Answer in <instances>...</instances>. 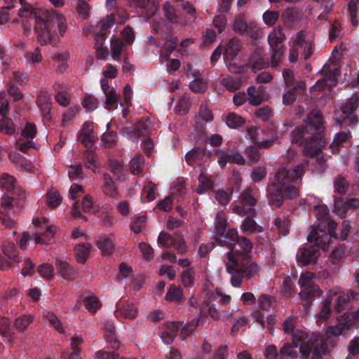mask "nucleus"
Listing matches in <instances>:
<instances>
[{"instance_id": "1", "label": "nucleus", "mask_w": 359, "mask_h": 359, "mask_svg": "<svg viewBox=\"0 0 359 359\" xmlns=\"http://www.w3.org/2000/svg\"><path fill=\"white\" fill-rule=\"evenodd\" d=\"M225 238L234 242L241 250L227 252L226 259L231 264H226V272L231 274L230 282L232 286L239 287L243 279L250 280L257 276L260 271L259 266L252 262V243L245 236H239L235 229H229Z\"/></svg>"}, {"instance_id": "2", "label": "nucleus", "mask_w": 359, "mask_h": 359, "mask_svg": "<svg viewBox=\"0 0 359 359\" xmlns=\"http://www.w3.org/2000/svg\"><path fill=\"white\" fill-rule=\"evenodd\" d=\"M305 166L299 164L293 168H280L273 176H270V183L266 188V197L272 208H280L286 199L299 196L297 185L302 182Z\"/></svg>"}, {"instance_id": "3", "label": "nucleus", "mask_w": 359, "mask_h": 359, "mask_svg": "<svg viewBox=\"0 0 359 359\" xmlns=\"http://www.w3.org/2000/svg\"><path fill=\"white\" fill-rule=\"evenodd\" d=\"M306 332L297 330L292 334V342H285L280 348L279 359H296L298 356L297 348L299 346V352L304 357L312 353L311 359H321L327 354L329 346H334L332 339L329 336L313 333L308 338Z\"/></svg>"}, {"instance_id": "4", "label": "nucleus", "mask_w": 359, "mask_h": 359, "mask_svg": "<svg viewBox=\"0 0 359 359\" xmlns=\"http://www.w3.org/2000/svg\"><path fill=\"white\" fill-rule=\"evenodd\" d=\"M305 122V125L295 128L291 133L292 140L296 144H309L323 134V116L319 110H312Z\"/></svg>"}, {"instance_id": "5", "label": "nucleus", "mask_w": 359, "mask_h": 359, "mask_svg": "<svg viewBox=\"0 0 359 359\" xmlns=\"http://www.w3.org/2000/svg\"><path fill=\"white\" fill-rule=\"evenodd\" d=\"M323 235L320 236L316 229H313L308 236V241L311 243L301 247L296 255L297 262L302 266L315 264L320 255V249L326 250L328 248L329 237L325 233V229L321 230Z\"/></svg>"}, {"instance_id": "6", "label": "nucleus", "mask_w": 359, "mask_h": 359, "mask_svg": "<svg viewBox=\"0 0 359 359\" xmlns=\"http://www.w3.org/2000/svg\"><path fill=\"white\" fill-rule=\"evenodd\" d=\"M359 108V93H354L341 107L344 116L335 119L336 125L340 128H355L359 124V118L354 113Z\"/></svg>"}, {"instance_id": "7", "label": "nucleus", "mask_w": 359, "mask_h": 359, "mask_svg": "<svg viewBox=\"0 0 359 359\" xmlns=\"http://www.w3.org/2000/svg\"><path fill=\"white\" fill-rule=\"evenodd\" d=\"M313 278V273L306 272L302 273L298 280L299 285L302 289L299 295L308 304H311L314 298L320 297L323 293L320 287L314 283Z\"/></svg>"}, {"instance_id": "8", "label": "nucleus", "mask_w": 359, "mask_h": 359, "mask_svg": "<svg viewBox=\"0 0 359 359\" xmlns=\"http://www.w3.org/2000/svg\"><path fill=\"white\" fill-rule=\"evenodd\" d=\"M359 325V309L350 313L341 316L337 318V323L334 326H330L326 332V335L337 337L341 335L344 330H349L353 327H357Z\"/></svg>"}, {"instance_id": "9", "label": "nucleus", "mask_w": 359, "mask_h": 359, "mask_svg": "<svg viewBox=\"0 0 359 359\" xmlns=\"http://www.w3.org/2000/svg\"><path fill=\"white\" fill-rule=\"evenodd\" d=\"M285 39V34L280 26L278 29H273L268 36V43L272 50L271 63L273 67H277L280 62V57L284 51L283 43Z\"/></svg>"}, {"instance_id": "10", "label": "nucleus", "mask_w": 359, "mask_h": 359, "mask_svg": "<svg viewBox=\"0 0 359 359\" xmlns=\"http://www.w3.org/2000/svg\"><path fill=\"white\" fill-rule=\"evenodd\" d=\"M44 15L43 22L36 24L34 27V32L37 33V39L42 45H46L52 42L56 36L55 29L52 27V20H49V12L43 13Z\"/></svg>"}, {"instance_id": "11", "label": "nucleus", "mask_w": 359, "mask_h": 359, "mask_svg": "<svg viewBox=\"0 0 359 359\" xmlns=\"http://www.w3.org/2000/svg\"><path fill=\"white\" fill-rule=\"evenodd\" d=\"M304 149L305 156L309 157H316V163L319 165L320 170H324L325 167V161L322 155V148L324 147L325 142L323 140V134L320 137L313 140Z\"/></svg>"}, {"instance_id": "12", "label": "nucleus", "mask_w": 359, "mask_h": 359, "mask_svg": "<svg viewBox=\"0 0 359 359\" xmlns=\"http://www.w3.org/2000/svg\"><path fill=\"white\" fill-rule=\"evenodd\" d=\"M233 29L241 36H249L252 38L257 34L255 22L252 20L248 21L243 14H239L236 17Z\"/></svg>"}, {"instance_id": "13", "label": "nucleus", "mask_w": 359, "mask_h": 359, "mask_svg": "<svg viewBox=\"0 0 359 359\" xmlns=\"http://www.w3.org/2000/svg\"><path fill=\"white\" fill-rule=\"evenodd\" d=\"M273 298L269 294H261L257 299V308L252 313V318L259 323L262 327L264 328V316L262 311H268L270 310L273 304Z\"/></svg>"}, {"instance_id": "14", "label": "nucleus", "mask_w": 359, "mask_h": 359, "mask_svg": "<svg viewBox=\"0 0 359 359\" xmlns=\"http://www.w3.org/2000/svg\"><path fill=\"white\" fill-rule=\"evenodd\" d=\"M359 206V198L344 199L341 196H334V212L341 219L346 217V212L350 209H355Z\"/></svg>"}, {"instance_id": "15", "label": "nucleus", "mask_w": 359, "mask_h": 359, "mask_svg": "<svg viewBox=\"0 0 359 359\" xmlns=\"http://www.w3.org/2000/svg\"><path fill=\"white\" fill-rule=\"evenodd\" d=\"M241 229L246 235L252 233L255 235L258 244H264V238L260 235L264 233V228L259 225L254 219L247 216L243 221Z\"/></svg>"}, {"instance_id": "16", "label": "nucleus", "mask_w": 359, "mask_h": 359, "mask_svg": "<svg viewBox=\"0 0 359 359\" xmlns=\"http://www.w3.org/2000/svg\"><path fill=\"white\" fill-rule=\"evenodd\" d=\"M36 104L40 108L41 111L43 114V121H48L51 118L50 109L52 105L51 95L49 94L46 90H41L36 98Z\"/></svg>"}, {"instance_id": "17", "label": "nucleus", "mask_w": 359, "mask_h": 359, "mask_svg": "<svg viewBox=\"0 0 359 359\" xmlns=\"http://www.w3.org/2000/svg\"><path fill=\"white\" fill-rule=\"evenodd\" d=\"M305 90V83L295 85L283 95V104L285 106L292 104L297 100L298 95H303Z\"/></svg>"}, {"instance_id": "18", "label": "nucleus", "mask_w": 359, "mask_h": 359, "mask_svg": "<svg viewBox=\"0 0 359 359\" xmlns=\"http://www.w3.org/2000/svg\"><path fill=\"white\" fill-rule=\"evenodd\" d=\"M15 183L16 180L15 178L6 172H4L0 175V187L3 189H5L7 191H13L15 194H16V192H19L20 198L21 199L25 198L26 194L25 191L19 189H15Z\"/></svg>"}, {"instance_id": "19", "label": "nucleus", "mask_w": 359, "mask_h": 359, "mask_svg": "<svg viewBox=\"0 0 359 359\" xmlns=\"http://www.w3.org/2000/svg\"><path fill=\"white\" fill-rule=\"evenodd\" d=\"M217 300V294H208L207 299H204L202 307L201 309V313L203 316H206L207 313L214 320H217L219 319L220 315L218 310L216 309L213 302Z\"/></svg>"}, {"instance_id": "20", "label": "nucleus", "mask_w": 359, "mask_h": 359, "mask_svg": "<svg viewBox=\"0 0 359 359\" xmlns=\"http://www.w3.org/2000/svg\"><path fill=\"white\" fill-rule=\"evenodd\" d=\"M22 7L18 11V15L21 18H34L36 24L43 22V18L41 16V13L35 10L29 3L20 4Z\"/></svg>"}, {"instance_id": "21", "label": "nucleus", "mask_w": 359, "mask_h": 359, "mask_svg": "<svg viewBox=\"0 0 359 359\" xmlns=\"http://www.w3.org/2000/svg\"><path fill=\"white\" fill-rule=\"evenodd\" d=\"M57 273L65 280H73L76 277V270L67 262L56 260Z\"/></svg>"}, {"instance_id": "22", "label": "nucleus", "mask_w": 359, "mask_h": 359, "mask_svg": "<svg viewBox=\"0 0 359 359\" xmlns=\"http://www.w3.org/2000/svg\"><path fill=\"white\" fill-rule=\"evenodd\" d=\"M337 297V294L330 291L326 299L323 301L322 308L318 313L317 316L318 320H327L332 313V303L334 299Z\"/></svg>"}, {"instance_id": "23", "label": "nucleus", "mask_w": 359, "mask_h": 359, "mask_svg": "<svg viewBox=\"0 0 359 359\" xmlns=\"http://www.w3.org/2000/svg\"><path fill=\"white\" fill-rule=\"evenodd\" d=\"M102 179L104 182L102 185V191L104 194L111 198H116L118 195L117 186L113 181L110 174L104 173Z\"/></svg>"}, {"instance_id": "24", "label": "nucleus", "mask_w": 359, "mask_h": 359, "mask_svg": "<svg viewBox=\"0 0 359 359\" xmlns=\"http://www.w3.org/2000/svg\"><path fill=\"white\" fill-rule=\"evenodd\" d=\"M320 73H325L326 76L323 79H319L317 83H316V86L318 89L323 90L327 86H330L332 83H336L337 81L333 78V75H332V70L330 67V65H329L327 62L325 63L321 70L320 71Z\"/></svg>"}, {"instance_id": "25", "label": "nucleus", "mask_w": 359, "mask_h": 359, "mask_svg": "<svg viewBox=\"0 0 359 359\" xmlns=\"http://www.w3.org/2000/svg\"><path fill=\"white\" fill-rule=\"evenodd\" d=\"M116 310L114 311L116 316H122L124 318L133 319L135 318L137 310L133 304L127 303L121 306L116 305Z\"/></svg>"}, {"instance_id": "26", "label": "nucleus", "mask_w": 359, "mask_h": 359, "mask_svg": "<svg viewBox=\"0 0 359 359\" xmlns=\"http://www.w3.org/2000/svg\"><path fill=\"white\" fill-rule=\"evenodd\" d=\"M241 48V43L240 40L236 39H231L227 43L224 57L229 60H234Z\"/></svg>"}, {"instance_id": "27", "label": "nucleus", "mask_w": 359, "mask_h": 359, "mask_svg": "<svg viewBox=\"0 0 359 359\" xmlns=\"http://www.w3.org/2000/svg\"><path fill=\"white\" fill-rule=\"evenodd\" d=\"M49 20H52V27L53 28L56 23L59 33L62 36L67 29L65 18L62 14L58 13L56 11H51V13H49Z\"/></svg>"}, {"instance_id": "28", "label": "nucleus", "mask_w": 359, "mask_h": 359, "mask_svg": "<svg viewBox=\"0 0 359 359\" xmlns=\"http://www.w3.org/2000/svg\"><path fill=\"white\" fill-rule=\"evenodd\" d=\"M92 246L89 243H79L75 246L76 259L79 263L85 264L87 261Z\"/></svg>"}, {"instance_id": "29", "label": "nucleus", "mask_w": 359, "mask_h": 359, "mask_svg": "<svg viewBox=\"0 0 359 359\" xmlns=\"http://www.w3.org/2000/svg\"><path fill=\"white\" fill-rule=\"evenodd\" d=\"M33 320L34 316L31 314L22 315L15 318L13 327L18 333H22L28 327Z\"/></svg>"}, {"instance_id": "30", "label": "nucleus", "mask_w": 359, "mask_h": 359, "mask_svg": "<svg viewBox=\"0 0 359 359\" xmlns=\"http://www.w3.org/2000/svg\"><path fill=\"white\" fill-rule=\"evenodd\" d=\"M182 299V289L175 284L170 285L165 297V299L169 302H179Z\"/></svg>"}, {"instance_id": "31", "label": "nucleus", "mask_w": 359, "mask_h": 359, "mask_svg": "<svg viewBox=\"0 0 359 359\" xmlns=\"http://www.w3.org/2000/svg\"><path fill=\"white\" fill-rule=\"evenodd\" d=\"M222 85L229 91L234 92L239 90L242 86L240 78L231 76H226L222 79Z\"/></svg>"}, {"instance_id": "32", "label": "nucleus", "mask_w": 359, "mask_h": 359, "mask_svg": "<svg viewBox=\"0 0 359 359\" xmlns=\"http://www.w3.org/2000/svg\"><path fill=\"white\" fill-rule=\"evenodd\" d=\"M249 63L251 66L252 70L257 72L266 66V62L262 55L259 52H255L249 59Z\"/></svg>"}, {"instance_id": "33", "label": "nucleus", "mask_w": 359, "mask_h": 359, "mask_svg": "<svg viewBox=\"0 0 359 359\" xmlns=\"http://www.w3.org/2000/svg\"><path fill=\"white\" fill-rule=\"evenodd\" d=\"M55 227L53 226H48L43 232H38L35 235V241L37 243L48 244L53 240L54 231Z\"/></svg>"}, {"instance_id": "34", "label": "nucleus", "mask_w": 359, "mask_h": 359, "mask_svg": "<svg viewBox=\"0 0 359 359\" xmlns=\"http://www.w3.org/2000/svg\"><path fill=\"white\" fill-rule=\"evenodd\" d=\"M144 158L142 155L135 156L130 162V170L134 175H140L143 172Z\"/></svg>"}, {"instance_id": "35", "label": "nucleus", "mask_w": 359, "mask_h": 359, "mask_svg": "<svg viewBox=\"0 0 359 359\" xmlns=\"http://www.w3.org/2000/svg\"><path fill=\"white\" fill-rule=\"evenodd\" d=\"M83 159L85 166L95 172L98 167L96 153L93 150L87 149L83 154Z\"/></svg>"}, {"instance_id": "36", "label": "nucleus", "mask_w": 359, "mask_h": 359, "mask_svg": "<svg viewBox=\"0 0 359 359\" xmlns=\"http://www.w3.org/2000/svg\"><path fill=\"white\" fill-rule=\"evenodd\" d=\"M245 123V119L234 112H229L226 116V123L230 128L238 129Z\"/></svg>"}, {"instance_id": "37", "label": "nucleus", "mask_w": 359, "mask_h": 359, "mask_svg": "<svg viewBox=\"0 0 359 359\" xmlns=\"http://www.w3.org/2000/svg\"><path fill=\"white\" fill-rule=\"evenodd\" d=\"M198 187L196 189V192L198 194H203L205 191L213 189V183L212 180L204 173H201L198 177Z\"/></svg>"}, {"instance_id": "38", "label": "nucleus", "mask_w": 359, "mask_h": 359, "mask_svg": "<svg viewBox=\"0 0 359 359\" xmlns=\"http://www.w3.org/2000/svg\"><path fill=\"white\" fill-rule=\"evenodd\" d=\"M83 304L86 309L93 314H95L101 307V304L97 297L94 295L84 298Z\"/></svg>"}, {"instance_id": "39", "label": "nucleus", "mask_w": 359, "mask_h": 359, "mask_svg": "<svg viewBox=\"0 0 359 359\" xmlns=\"http://www.w3.org/2000/svg\"><path fill=\"white\" fill-rule=\"evenodd\" d=\"M206 148L203 146L196 147L188 151L185 156V158L188 164H191L192 161L200 158L205 154Z\"/></svg>"}, {"instance_id": "40", "label": "nucleus", "mask_w": 359, "mask_h": 359, "mask_svg": "<svg viewBox=\"0 0 359 359\" xmlns=\"http://www.w3.org/2000/svg\"><path fill=\"white\" fill-rule=\"evenodd\" d=\"M158 243H160L162 247L169 248L176 245L177 238L166 232L161 231L158 238Z\"/></svg>"}, {"instance_id": "41", "label": "nucleus", "mask_w": 359, "mask_h": 359, "mask_svg": "<svg viewBox=\"0 0 359 359\" xmlns=\"http://www.w3.org/2000/svg\"><path fill=\"white\" fill-rule=\"evenodd\" d=\"M13 334L9 319L5 316H0V334L6 338L11 339Z\"/></svg>"}, {"instance_id": "42", "label": "nucleus", "mask_w": 359, "mask_h": 359, "mask_svg": "<svg viewBox=\"0 0 359 359\" xmlns=\"http://www.w3.org/2000/svg\"><path fill=\"white\" fill-rule=\"evenodd\" d=\"M350 302V296L348 293H342L337 299L336 304L334 305V311L337 313H342L346 309Z\"/></svg>"}, {"instance_id": "43", "label": "nucleus", "mask_w": 359, "mask_h": 359, "mask_svg": "<svg viewBox=\"0 0 359 359\" xmlns=\"http://www.w3.org/2000/svg\"><path fill=\"white\" fill-rule=\"evenodd\" d=\"M98 246L102 252L103 255L109 256L114 252V242L110 238H104L98 243Z\"/></svg>"}, {"instance_id": "44", "label": "nucleus", "mask_w": 359, "mask_h": 359, "mask_svg": "<svg viewBox=\"0 0 359 359\" xmlns=\"http://www.w3.org/2000/svg\"><path fill=\"white\" fill-rule=\"evenodd\" d=\"M109 170L114 174L117 180H124L125 176L123 174V167L117 160L111 161L109 165Z\"/></svg>"}, {"instance_id": "45", "label": "nucleus", "mask_w": 359, "mask_h": 359, "mask_svg": "<svg viewBox=\"0 0 359 359\" xmlns=\"http://www.w3.org/2000/svg\"><path fill=\"white\" fill-rule=\"evenodd\" d=\"M348 187L349 184L347 180L342 177H337L334 184V191L339 194L341 197L346 194Z\"/></svg>"}, {"instance_id": "46", "label": "nucleus", "mask_w": 359, "mask_h": 359, "mask_svg": "<svg viewBox=\"0 0 359 359\" xmlns=\"http://www.w3.org/2000/svg\"><path fill=\"white\" fill-rule=\"evenodd\" d=\"M341 128L344 129V130L337 133L334 137V142L337 145L348 142L351 137V130L353 129L350 128L349 127H344Z\"/></svg>"}, {"instance_id": "47", "label": "nucleus", "mask_w": 359, "mask_h": 359, "mask_svg": "<svg viewBox=\"0 0 359 359\" xmlns=\"http://www.w3.org/2000/svg\"><path fill=\"white\" fill-rule=\"evenodd\" d=\"M315 212L317 219L319 221L318 228L323 224L324 221H327L329 217V210L325 205H316Z\"/></svg>"}, {"instance_id": "48", "label": "nucleus", "mask_w": 359, "mask_h": 359, "mask_svg": "<svg viewBox=\"0 0 359 359\" xmlns=\"http://www.w3.org/2000/svg\"><path fill=\"white\" fill-rule=\"evenodd\" d=\"M241 199L244 205L249 206H254L257 202V199L255 197L253 190L251 188H247L242 192Z\"/></svg>"}, {"instance_id": "49", "label": "nucleus", "mask_w": 359, "mask_h": 359, "mask_svg": "<svg viewBox=\"0 0 359 359\" xmlns=\"http://www.w3.org/2000/svg\"><path fill=\"white\" fill-rule=\"evenodd\" d=\"M3 252L6 257L9 259L13 260L15 262L19 263L21 259L19 258L16 248L13 244L8 243L3 247Z\"/></svg>"}, {"instance_id": "50", "label": "nucleus", "mask_w": 359, "mask_h": 359, "mask_svg": "<svg viewBox=\"0 0 359 359\" xmlns=\"http://www.w3.org/2000/svg\"><path fill=\"white\" fill-rule=\"evenodd\" d=\"M283 77L284 79L285 84L287 87H293L297 84L300 83H304V81L302 80H297L294 78V72L289 69H285L283 72Z\"/></svg>"}, {"instance_id": "51", "label": "nucleus", "mask_w": 359, "mask_h": 359, "mask_svg": "<svg viewBox=\"0 0 359 359\" xmlns=\"http://www.w3.org/2000/svg\"><path fill=\"white\" fill-rule=\"evenodd\" d=\"M0 131L6 135H13L15 133L14 123L11 118L6 117L0 120Z\"/></svg>"}, {"instance_id": "52", "label": "nucleus", "mask_w": 359, "mask_h": 359, "mask_svg": "<svg viewBox=\"0 0 359 359\" xmlns=\"http://www.w3.org/2000/svg\"><path fill=\"white\" fill-rule=\"evenodd\" d=\"M189 88L194 93H201L206 90L207 82L203 78H197L190 83Z\"/></svg>"}, {"instance_id": "53", "label": "nucleus", "mask_w": 359, "mask_h": 359, "mask_svg": "<svg viewBox=\"0 0 359 359\" xmlns=\"http://www.w3.org/2000/svg\"><path fill=\"white\" fill-rule=\"evenodd\" d=\"M199 320L193 319L186 323L184 327L181 329V335L183 339H187L198 326Z\"/></svg>"}, {"instance_id": "54", "label": "nucleus", "mask_w": 359, "mask_h": 359, "mask_svg": "<svg viewBox=\"0 0 359 359\" xmlns=\"http://www.w3.org/2000/svg\"><path fill=\"white\" fill-rule=\"evenodd\" d=\"M226 220L225 218L221 216L220 212H218L216 215L215 220V233L219 236L224 235L226 230Z\"/></svg>"}, {"instance_id": "55", "label": "nucleus", "mask_w": 359, "mask_h": 359, "mask_svg": "<svg viewBox=\"0 0 359 359\" xmlns=\"http://www.w3.org/2000/svg\"><path fill=\"white\" fill-rule=\"evenodd\" d=\"M136 133L137 138L142 137L143 138L149 136V126L147 121H140L135 124Z\"/></svg>"}, {"instance_id": "56", "label": "nucleus", "mask_w": 359, "mask_h": 359, "mask_svg": "<svg viewBox=\"0 0 359 359\" xmlns=\"http://www.w3.org/2000/svg\"><path fill=\"white\" fill-rule=\"evenodd\" d=\"M163 14L168 20L170 22H177V16L175 14V8L169 2H166L163 4Z\"/></svg>"}, {"instance_id": "57", "label": "nucleus", "mask_w": 359, "mask_h": 359, "mask_svg": "<svg viewBox=\"0 0 359 359\" xmlns=\"http://www.w3.org/2000/svg\"><path fill=\"white\" fill-rule=\"evenodd\" d=\"M279 12L276 11H266L262 15L263 21L267 26L275 25L279 18Z\"/></svg>"}, {"instance_id": "58", "label": "nucleus", "mask_w": 359, "mask_h": 359, "mask_svg": "<svg viewBox=\"0 0 359 359\" xmlns=\"http://www.w3.org/2000/svg\"><path fill=\"white\" fill-rule=\"evenodd\" d=\"M117 135L114 131L105 133L102 135V142L104 147L112 148L116 143Z\"/></svg>"}, {"instance_id": "59", "label": "nucleus", "mask_w": 359, "mask_h": 359, "mask_svg": "<svg viewBox=\"0 0 359 359\" xmlns=\"http://www.w3.org/2000/svg\"><path fill=\"white\" fill-rule=\"evenodd\" d=\"M290 222L286 218L277 217L274 220V225L277 227L279 233L283 236H286L289 232Z\"/></svg>"}, {"instance_id": "60", "label": "nucleus", "mask_w": 359, "mask_h": 359, "mask_svg": "<svg viewBox=\"0 0 359 359\" xmlns=\"http://www.w3.org/2000/svg\"><path fill=\"white\" fill-rule=\"evenodd\" d=\"M182 282L184 287H190L194 285V276L193 269L189 268L183 271L181 275Z\"/></svg>"}, {"instance_id": "61", "label": "nucleus", "mask_w": 359, "mask_h": 359, "mask_svg": "<svg viewBox=\"0 0 359 359\" xmlns=\"http://www.w3.org/2000/svg\"><path fill=\"white\" fill-rule=\"evenodd\" d=\"M123 48V43L121 41L118 39H112L111 42V49L112 57L114 60H118L121 54Z\"/></svg>"}, {"instance_id": "62", "label": "nucleus", "mask_w": 359, "mask_h": 359, "mask_svg": "<svg viewBox=\"0 0 359 359\" xmlns=\"http://www.w3.org/2000/svg\"><path fill=\"white\" fill-rule=\"evenodd\" d=\"M38 271L42 277L50 280L53 276L54 267L49 264H42L39 266Z\"/></svg>"}, {"instance_id": "63", "label": "nucleus", "mask_w": 359, "mask_h": 359, "mask_svg": "<svg viewBox=\"0 0 359 359\" xmlns=\"http://www.w3.org/2000/svg\"><path fill=\"white\" fill-rule=\"evenodd\" d=\"M62 201V198L56 191H48L47 193V203L49 207L56 208Z\"/></svg>"}, {"instance_id": "64", "label": "nucleus", "mask_w": 359, "mask_h": 359, "mask_svg": "<svg viewBox=\"0 0 359 359\" xmlns=\"http://www.w3.org/2000/svg\"><path fill=\"white\" fill-rule=\"evenodd\" d=\"M297 12L292 8H286L282 13V18L285 24H293L297 20Z\"/></svg>"}]
</instances>
